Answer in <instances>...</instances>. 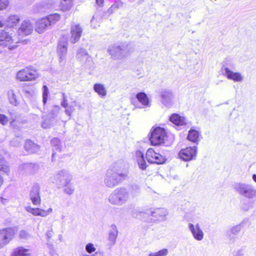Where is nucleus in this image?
<instances>
[{"label":"nucleus","instance_id":"obj_1","mask_svg":"<svg viewBox=\"0 0 256 256\" xmlns=\"http://www.w3.org/2000/svg\"><path fill=\"white\" fill-rule=\"evenodd\" d=\"M149 140L153 146H160L165 143L166 132L161 127H152L149 134Z\"/></svg>","mask_w":256,"mask_h":256},{"label":"nucleus","instance_id":"obj_2","mask_svg":"<svg viewBox=\"0 0 256 256\" xmlns=\"http://www.w3.org/2000/svg\"><path fill=\"white\" fill-rule=\"evenodd\" d=\"M39 74L33 66H27L19 70L16 74V79L20 82H30L36 80Z\"/></svg>","mask_w":256,"mask_h":256},{"label":"nucleus","instance_id":"obj_3","mask_svg":"<svg viewBox=\"0 0 256 256\" xmlns=\"http://www.w3.org/2000/svg\"><path fill=\"white\" fill-rule=\"evenodd\" d=\"M16 232V230L14 228L8 227L0 230V248L12 240Z\"/></svg>","mask_w":256,"mask_h":256},{"label":"nucleus","instance_id":"obj_4","mask_svg":"<svg viewBox=\"0 0 256 256\" xmlns=\"http://www.w3.org/2000/svg\"><path fill=\"white\" fill-rule=\"evenodd\" d=\"M146 158L150 163L163 164L165 162L166 158L153 148H149L146 153Z\"/></svg>","mask_w":256,"mask_h":256},{"label":"nucleus","instance_id":"obj_5","mask_svg":"<svg viewBox=\"0 0 256 256\" xmlns=\"http://www.w3.org/2000/svg\"><path fill=\"white\" fill-rule=\"evenodd\" d=\"M126 192L123 188L116 189L110 196L109 201L113 204H122L126 201Z\"/></svg>","mask_w":256,"mask_h":256},{"label":"nucleus","instance_id":"obj_6","mask_svg":"<svg viewBox=\"0 0 256 256\" xmlns=\"http://www.w3.org/2000/svg\"><path fill=\"white\" fill-rule=\"evenodd\" d=\"M0 45L8 47L10 50L17 47L16 42H14L12 36L4 30L0 31Z\"/></svg>","mask_w":256,"mask_h":256},{"label":"nucleus","instance_id":"obj_7","mask_svg":"<svg viewBox=\"0 0 256 256\" xmlns=\"http://www.w3.org/2000/svg\"><path fill=\"white\" fill-rule=\"evenodd\" d=\"M126 178V174L124 173L113 172L106 181V185L110 188L114 187L125 180Z\"/></svg>","mask_w":256,"mask_h":256},{"label":"nucleus","instance_id":"obj_8","mask_svg":"<svg viewBox=\"0 0 256 256\" xmlns=\"http://www.w3.org/2000/svg\"><path fill=\"white\" fill-rule=\"evenodd\" d=\"M82 28L80 24L72 25L70 26V40L72 44L79 41L82 34Z\"/></svg>","mask_w":256,"mask_h":256},{"label":"nucleus","instance_id":"obj_9","mask_svg":"<svg viewBox=\"0 0 256 256\" xmlns=\"http://www.w3.org/2000/svg\"><path fill=\"white\" fill-rule=\"evenodd\" d=\"M196 154V148L191 146L182 149L178 152L180 158L186 161L192 160Z\"/></svg>","mask_w":256,"mask_h":256},{"label":"nucleus","instance_id":"obj_10","mask_svg":"<svg viewBox=\"0 0 256 256\" xmlns=\"http://www.w3.org/2000/svg\"><path fill=\"white\" fill-rule=\"evenodd\" d=\"M30 199L34 206H38L41 204L42 199L40 196V187L38 184H35L32 187L30 193Z\"/></svg>","mask_w":256,"mask_h":256},{"label":"nucleus","instance_id":"obj_11","mask_svg":"<svg viewBox=\"0 0 256 256\" xmlns=\"http://www.w3.org/2000/svg\"><path fill=\"white\" fill-rule=\"evenodd\" d=\"M33 31V25L30 20H24L21 23L18 29L20 34L28 36Z\"/></svg>","mask_w":256,"mask_h":256},{"label":"nucleus","instance_id":"obj_12","mask_svg":"<svg viewBox=\"0 0 256 256\" xmlns=\"http://www.w3.org/2000/svg\"><path fill=\"white\" fill-rule=\"evenodd\" d=\"M26 210L28 212L34 216H40L42 217L46 216L52 212V208L45 210L38 208H32L30 206L26 207Z\"/></svg>","mask_w":256,"mask_h":256},{"label":"nucleus","instance_id":"obj_13","mask_svg":"<svg viewBox=\"0 0 256 256\" xmlns=\"http://www.w3.org/2000/svg\"><path fill=\"white\" fill-rule=\"evenodd\" d=\"M48 27L45 16L38 19L35 22V30L38 34H42Z\"/></svg>","mask_w":256,"mask_h":256},{"label":"nucleus","instance_id":"obj_14","mask_svg":"<svg viewBox=\"0 0 256 256\" xmlns=\"http://www.w3.org/2000/svg\"><path fill=\"white\" fill-rule=\"evenodd\" d=\"M240 194L244 195L246 198H252L256 195V190L248 186L242 185L238 190Z\"/></svg>","mask_w":256,"mask_h":256},{"label":"nucleus","instance_id":"obj_15","mask_svg":"<svg viewBox=\"0 0 256 256\" xmlns=\"http://www.w3.org/2000/svg\"><path fill=\"white\" fill-rule=\"evenodd\" d=\"M20 20V16L17 14L10 15L6 20V25L8 28L16 26Z\"/></svg>","mask_w":256,"mask_h":256},{"label":"nucleus","instance_id":"obj_16","mask_svg":"<svg viewBox=\"0 0 256 256\" xmlns=\"http://www.w3.org/2000/svg\"><path fill=\"white\" fill-rule=\"evenodd\" d=\"M188 227L195 239L200 240L203 238L204 233L198 224L195 227L193 224H189Z\"/></svg>","mask_w":256,"mask_h":256},{"label":"nucleus","instance_id":"obj_17","mask_svg":"<svg viewBox=\"0 0 256 256\" xmlns=\"http://www.w3.org/2000/svg\"><path fill=\"white\" fill-rule=\"evenodd\" d=\"M10 256H30V250L23 246H18L12 250Z\"/></svg>","mask_w":256,"mask_h":256},{"label":"nucleus","instance_id":"obj_18","mask_svg":"<svg viewBox=\"0 0 256 256\" xmlns=\"http://www.w3.org/2000/svg\"><path fill=\"white\" fill-rule=\"evenodd\" d=\"M224 71L228 79L232 80L234 82H240L242 79V76L240 73L234 72L231 71L228 68H226Z\"/></svg>","mask_w":256,"mask_h":256},{"label":"nucleus","instance_id":"obj_19","mask_svg":"<svg viewBox=\"0 0 256 256\" xmlns=\"http://www.w3.org/2000/svg\"><path fill=\"white\" fill-rule=\"evenodd\" d=\"M39 146L30 140H26L24 144V150L28 154L36 152Z\"/></svg>","mask_w":256,"mask_h":256},{"label":"nucleus","instance_id":"obj_20","mask_svg":"<svg viewBox=\"0 0 256 256\" xmlns=\"http://www.w3.org/2000/svg\"><path fill=\"white\" fill-rule=\"evenodd\" d=\"M136 157L139 168L142 170H146L148 166L144 160V154L141 152H137Z\"/></svg>","mask_w":256,"mask_h":256},{"label":"nucleus","instance_id":"obj_21","mask_svg":"<svg viewBox=\"0 0 256 256\" xmlns=\"http://www.w3.org/2000/svg\"><path fill=\"white\" fill-rule=\"evenodd\" d=\"M10 172V168L4 156L0 154V173L8 174Z\"/></svg>","mask_w":256,"mask_h":256},{"label":"nucleus","instance_id":"obj_22","mask_svg":"<svg viewBox=\"0 0 256 256\" xmlns=\"http://www.w3.org/2000/svg\"><path fill=\"white\" fill-rule=\"evenodd\" d=\"M170 121L177 126H182L186 124L184 117L177 114H172L170 117Z\"/></svg>","mask_w":256,"mask_h":256},{"label":"nucleus","instance_id":"obj_23","mask_svg":"<svg viewBox=\"0 0 256 256\" xmlns=\"http://www.w3.org/2000/svg\"><path fill=\"white\" fill-rule=\"evenodd\" d=\"M8 99L10 102L14 106H17L20 104V99L14 90L8 92Z\"/></svg>","mask_w":256,"mask_h":256},{"label":"nucleus","instance_id":"obj_24","mask_svg":"<svg viewBox=\"0 0 256 256\" xmlns=\"http://www.w3.org/2000/svg\"><path fill=\"white\" fill-rule=\"evenodd\" d=\"M49 26L56 24L61 18V16L58 13L50 14L45 16Z\"/></svg>","mask_w":256,"mask_h":256},{"label":"nucleus","instance_id":"obj_25","mask_svg":"<svg viewBox=\"0 0 256 256\" xmlns=\"http://www.w3.org/2000/svg\"><path fill=\"white\" fill-rule=\"evenodd\" d=\"M57 51L60 56L61 60H63V56L67 52V42H60L58 45Z\"/></svg>","mask_w":256,"mask_h":256},{"label":"nucleus","instance_id":"obj_26","mask_svg":"<svg viewBox=\"0 0 256 256\" xmlns=\"http://www.w3.org/2000/svg\"><path fill=\"white\" fill-rule=\"evenodd\" d=\"M200 134L198 131L194 130L191 129L188 132V139L193 142H196L200 140Z\"/></svg>","mask_w":256,"mask_h":256},{"label":"nucleus","instance_id":"obj_27","mask_svg":"<svg viewBox=\"0 0 256 256\" xmlns=\"http://www.w3.org/2000/svg\"><path fill=\"white\" fill-rule=\"evenodd\" d=\"M94 91L101 97H104L106 95V88L102 84H94Z\"/></svg>","mask_w":256,"mask_h":256},{"label":"nucleus","instance_id":"obj_28","mask_svg":"<svg viewBox=\"0 0 256 256\" xmlns=\"http://www.w3.org/2000/svg\"><path fill=\"white\" fill-rule=\"evenodd\" d=\"M74 0H62L60 9L63 12L70 10L74 5Z\"/></svg>","mask_w":256,"mask_h":256},{"label":"nucleus","instance_id":"obj_29","mask_svg":"<svg viewBox=\"0 0 256 256\" xmlns=\"http://www.w3.org/2000/svg\"><path fill=\"white\" fill-rule=\"evenodd\" d=\"M123 5V3L120 1H116L112 4L108 8L107 12L109 15L117 12L120 10Z\"/></svg>","mask_w":256,"mask_h":256},{"label":"nucleus","instance_id":"obj_30","mask_svg":"<svg viewBox=\"0 0 256 256\" xmlns=\"http://www.w3.org/2000/svg\"><path fill=\"white\" fill-rule=\"evenodd\" d=\"M136 98L144 106H147L149 104L148 98L144 92H140L137 94Z\"/></svg>","mask_w":256,"mask_h":256},{"label":"nucleus","instance_id":"obj_31","mask_svg":"<svg viewBox=\"0 0 256 256\" xmlns=\"http://www.w3.org/2000/svg\"><path fill=\"white\" fill-rule=\"evenodd\" d=\"M168 254L166 248L162 249L158 252L150 254L148 256H166Z\"/></svg>","mask_w":256,"mask_h":256},{"label":"nucleus","instance_id":"obj_32","mask_svg":"<svg viewBox=\"0 0 256 256\" xmlns=\"http://www.w3.org/2000/svg\"><path fill=\"white\" fill-rule=\"evenodd\" d=\"M42 101L44 104H45L46 103L48 95V89L46 86L44 85L42 87Z\"/></svg>","mask_w":256,"mask_h":256},{"label":"nucleus","instance_id":"obj_33","mask_svg":"<svg viewBox=\"0 0 256 256\" xmlns=\"http://www.w3.org/2000/svg\"><path fill=\"white\" fill-rule=\"evenodd\" d=\"M117 236V231L116 230H114L113 231L110 232L109 234L108 239L111 242L112 244L114 243L116 239Z\"/></svg>","mask_w":256,"mask_h":256},{"label":"nucleus","instance_id":"obj_34","mask_svg":"<svg viewBox=\"0 0 256 256\" xmlns=\"http://www.w3.org/2000/svg\"><path fill=\"white\" fill-rule=\"evenodd\" d=\"M10 120L8 118L5 114H0V124L4 126L8 124Z\"/></svg>","mask_w":256,"mask_h":256},{"label":"nucleus","instance_id":"obj_35","mask_svg":"<svg viewBox=\"0 0 256 256\" xmlns=\"http://www.w3.org/2000/svg\"><path fill=\"white\" fill-rule=\"evenodd\" d=\"M8 5V0H0V10L6 9Z\"/></svg>","mask_w":256,"mask_h":256},{"label":"nucleus","instance_id":"obj_36","mask_svg":"<svg viewBox=\"0 0 256 256\" xmlns=\"http://www.w3.org/2000/svg\"><path fill=\"white\" fill-rule=\"evenodd\" d=\"M86 250L90 254L94 252L96 249L92 244L89 243L86 244Z\"/></svg>","mask_w":256,"mask_h":256},{"label":"nucleus","instance_id":"obj_37","mask_svg":"<svg viewBox=\"0 0 256 256\" xmlns=\"http://www.w3.org/2000/svg\"><path fill=\"white\" fill-rule=\"evenodd\" d=\"M28 236V233L25 230H22L18 234V238L20 239H25Z\"/></svg>","mask_w":256,"mask_h":256},{"label":"nucleus","instance_id":"obj_38","mask_svg":"<svg viewBox=\"0 0 256 256\" xmlns=\"http://www.w3.org/2000/svg\"><path fill=\"white\" fill-rule=\"evenodd\" d=\"M74 108L72 106H68L65 110V112L66 115L70 116L72 114V112L74 111Z\"/></svg>","mask_w":256,"mask_h":256},{"label":"nucleus","instance_id":"obj_39","mask_svg":"<svg viewBox=\"0 0 256 256\" xmlns=\"http://www.w3.org/2000/svg\"><path fill=\"white\" fill-rule=\"evenodd\" d=\"M61 105L62 107H64L65 108H68V102L67 100L65 98H63V100L61 102Z\"/></svg>","mask_w":256,"mask_h":256},{"label":"nucleus","instance_id":"obj_40","mask_svg":"<svg viewBox=\"0 0 256 256\" xmlns=\"http://www.w3.org/2000/svg\"><path fill=\"white\" fill-rule=\"evenodd\" d=\"M64 190L66 194H70L72 193V192L74 191V189H72V188H71L69 186H67L66 188Z\"/></svg>","mask_w":256,"mask_h":256},{"label":"nucleus","instance_id":"obj_41","mask_svg":"<svg viewBox=\"0 0 256 256\" xmlns=\"http://www.w3.org/2000/svg\"><path fill=\"white\" fill-rule=\"evenodd\" d=\"M96 3L100 6H102L104 3V0H96Z\"/></svg>","mask_w":256,"mask_h":256},{"label":"nucleus","instance_id":"obj_42","mask_svg":"<svg viewBox=\"0 0 256 256\" xmlns=\"http://www.w3.org/2000/svg\"><path fill=\"white\" fill-rule=\"evenodd\" d=\"M4 22L2 20H0V28L4 26Z\"/></svg>","mask_w":256,"mask_h":256},{"label":"nucleus","instance_id":"obj_43","mask_svg":"<svg viewBox=\"0 0 256 256\" xmlns=\"http://www.w3.org/2000/svg\"><path fill=\"white\" fill-rule=\"evenodd\" d=\"M252 178H253L254 180L256 182V174H253Z\"/></svg>","mask_w":256,"mask_h":256},{"label":"nucleus","instance_id":"obj_44","mask_svg":"<svg viewBox=\"0 0 256 256\" xmlns=\"http://www.w3.org/2000/svg\"><path fill=\"white\" fill-rule=\"evenodd\" d=\"M24 92L26 94H28V95L30 94V92L27 90H25Z\"/></svg>","mask_w":256,"mask_h":256},{"label":"nucleus","instance_id":"obj_45","mask_svg":"<svg viewBox=\"0 0 256 256\" xmlns=\"http://www.w3.org/2000/svg\"><path fill=\"white\" fill-rule=\"evenodd\" d=\"M148 172H149L148 174H149V175H150V174H151L152 170H149V169H148Z\"/></svg>","mask_w":256,"mask_h":256}]
</instances>
